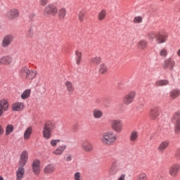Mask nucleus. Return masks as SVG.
Wrapping results in <instances>:
<instances>
[{"label":"nucleus","mask_w":180,"mask_h":180,"mask_svg":"<svg viewBox=\"0 0 180 180\" xmlns=\"http://www.w3.org/2000/svg\"><path fill=\"white\" fill-rule=\"evenodd\" d=\"M136 95L137 94L135 91H130L127 94H125L122 98V103L125 106H129L131 105L133 102H134V99H136Z\"/></svg>","instance_id":"7ed1b4c3"},{"label":"nucleus","mask_w":180,"mask_h":180,"mask_svg":"<svg viewBox=\"0 0 180 180\" xmlns=\"http://www.w3.org/2000/svg\"><path fill=\"white\" fill-rule=\"evenodd\" d=\"M37 75V71L36 70H30L27 79H33Z\"/></svg>","instance_id":"c9c22d12"},{"label":"nucleus","mask_w":180,"mask_h":180,"mask_svg":"<svg viewBox=\"0 0 180 180\" xmlns=\"http://www.w3.org/2000/svg\"><path fill=\"white\" fill-rule=\"evenodd\" d=\"M65 15H67V10H65V8H62L58 11V16L60 19H64Z\"/></svg>","instance_id":"72a5a7b5"},{"label":"nucleus","mask_w":180,"mask_h":180,"mask_svg":"<svg viewBox=\"0 0 180 180\" xmlns=\"http://www.w3.org/2000/svg\"><path fill=\"white\" fill-rule=\"evenodd\" d=\"M47 2H49V0H41L40 5L45 6V5H47Z\"/></svg>","instance_id":"8fccbe9b"},{"label":"nucleus","mask_w":180,"mask_h":180,"mask_svg":"<svg viewBox=\"0 0 180 180\" xmlns=\"http://www.w3.org/2000/svg\"><path fill=\"white\" fill-rule=\"evenodd\" d=\"M75 54L77 56V64H80L81 63V60L82 58V53H81L78 51H76Z\"/></svg>","instance_id":"58836bf2"},{"label":"nucleus","mask_w":180,"mask_h":180,"mask_svg":"<svg viewBox=\"0 0 180 180\" xmlns=\"http://www.w3.org/2000/svg\"><path fill=\"white\" fill-rule=\"evenodd\" d=\"M160 56H161V57H167V56H168V51H167V49H161V51H160Z\"/></svg>","instance_id":"37998d69"},{"label":"nucleus","mask_w":180,"mask_h":180,"mask_svg":"<svg viewBox=\"0 0 180 180\" xmlns=\"http://www.w3.org/2000/svg\"><path fill=\"white\" fill-rule=\"evenodd\" d=\"M148 43L146 39H141L138 42V47L140 50H146L147 49Z\"/></svg>","instance_id":"cd10ccee"},{"label":"nucleus","mask_w":180,"mask_h":180,"mask_svg":"<svg viewBox=\"0 0 180 180\" xmlns=\"http://www.w3.org/2000/svg\"><path fill=\"white\" fill-rule=\"evenodd\" d=\"M64 160L65 161H66V162H70L72 161V155L71 154L66 155V156L64 158Z\"/></svg>","instance_id":"c03bdc74"},{"label":"nucleus","mask_w":180,"mask_h":180,"mask_svg":"<svg viewBox=\"0 0 180 180\" xmlns=\"http://www.w3.org/2000/svg\"><path fill=\"white\" fill-rule=\"evenodd\" d=\"M7 16L10 19H16L19 18V10L18 8H12L7 12Z\"/></svg>","instance_id":"2eb2a0df"},{"label":"nucleus","mask_w":180,"mask_h":180,"mask_svg":"<svg viewBox=\"0 0 180 180\" xmlns=\"http://www.w3.org/2000/svg\"><path fill=\"white\" fill-rule=\"evenodd\" d=\"M65 86L69 94H72L75 91V87L74 86L72 82H71L70 81L67 80L65 82Z\"/></svg>","instance_id":"4be33fe9"},{"label":"nucleus","mask_w":180,"mask_h":180,"mask_svg":"<svg viewBox=\"0 0 180 180\" xmlns=\"http://www.w3.org/2000/svg\"><path fill=\"white\" fill-rule=\"evenodd\" d=\"M124 178H125L124 174H122V175L119 177L118 180H124Z\"/></svg>","instance_id":"603ef678"},{"label":"nucleus","mask_w":180,"mask_h":180,"mask_svg":"<svg viewBox=\"0 0 180 180\" xmlns=\"http://www.w3.org/2000/svg\"><path fill=\"white\" fill-rule=\"evenodd\" d=\"M148 116L151 120H157L158 116H160V108L153 106L150 109Z\"/></svg>","instance_id":"0eeeda50"},{"label":"nucleus","mask_w":180,"mask_h":180,"mask_svg":"<svg viewBox=\"0 0 180 180\" xmlns=\"http://www.w3.org/2000/svg\"><path fill=\"white\" fill-rule=\"evenodd\" d=\"M0 180H4V177L0 176Z\"/></svg>","instance_id":"6e6d98bb"},{"label":"nucleus","mask_w":180,"mask_h":180,"mask_svg":"<svg viewBox=\"0 0 180 180\" xmlns=\"http://www.w3.org/2000/svg\"><path fill=\"white\" fill-rule=\"evenodd\" d=\"M141 22H143V18L140 16L134 18V23H141Z\"/></svg>","instance_id":"a18cd8bd"},{"label":"nucleus","mask_w":180,"mask_h":180,"mask_svg":"<svg viewBox=\"0 0 180 180\" xmlns=\"http://www.w3.org/2000/svg\"><path fill=\"white\" fill-rule=\"evenodd\" d=\"M44 172L46 175L54 174V172H56V166L53 164L47 165L44 169Z\"/></svg>","instance_id":"4468645a"},{"label":"nucleus","mask_w":180,"mask_h":180,"mask_svg":"<svg viewBox=\"0 0 180 180\" xmlns=\"http://www.w3.org/2000/svg\"><path fill=\"white\" fill-rule=\"evenodd\" d=\"M33 27H30L27 32V37H28L29 39H32V37H33Z\"/></svg>","instance_id":"a19ab883"},{"label":"nucleus","mask_w":180,"mask_h":180,"mask_svg":"<svg viewBox=\"0 0 180 180\" xmlns=\"http://www.w3.org/2000/svg\"><path fill=\"white\" fill-rule=\"evenodd\" d=\"M75 180H81V173L76 172L74 176Z\"/></svg>","instance_id":"09e8293b"},{"label":"nucleus","mask_w":180,"mask_h":180,"mask_svg":"<svg viewBox=\"0 0 180 180\" xmlns=\"http://www.w3.org/2000/svg\"><path fill=\"white\" fill-rule=\"evenodd\" d=\"M31 91L30 89H26L22 94H21V98L22 99H27L29 96H30Z\"/></svg>","instance_id":"4c0bfd02"},{"label":"nucleus","mask_w":180,"mask_h":180,"mask_svg":"<svg viewBox=\"0 0 180 180\" xmlns=\"http://www.w3.org/2000/svg\"><path fill=\"white\" fill-rule=\"evenodd\" d=\"M35 18H36V14L34 13H32L29 16V18L30 19V20H34Z\"/></svg>","instance_id":"3c124183"},{"label":"nucleus","mask_w":180,"mask_h":180,"mask_svg":"<svg viewBox=\"0 0 180 180\" xmlns=\"http://www.w3.org/2000/svg\"><path fill=\"white\" fill-rule=\"evenodd\" d=\"M82 148L86 153H91V151H94V145L89 142H84L82 144Z\"/></svg>","instance_id":"6ab92c4d"},{"label":"nucleus","mask_w":180,"mask_h":180,"mask_svg":"<svg viewBox=\"0 0 180 180\" xmlns=\"http://www.w3.org/2000/svg\"><path fill=\"white\" fill-rule=\"evenodd\" d=\"M180 165L179 164H174L172 165L169 169V174L173 178H176L178 174H179Z\"/></svg>","instance_id":"1a4fd4ad"},{"label":"nucleus","mask_w":180,"mask_h":180,"mask_svg":"<svg viewBox=\"0 0 180 180\" xmlns=\"http://www.w3.org/2000/svg\"><path fill=\"white\" fill-rule=\"evenodd\" d=\"M58 12V9L57 6L53 4H49L44 10V15L49 18V16H56Z\"/></svg>","instance_id":"20e7f679"},{"label":"nucleus","mask_w":180,"mask_h":180,"mask_svg":"<svg viewBox=\"0 0 180 180\" xmlns=\"http://www.w3.org/2000/svg\"><path fill=\"white\" fill-rule=\"evenodd\" d=\"M30 70H29V68L27 67H24L22 70H21V74L22 75H23L24 77H25L26 79H27V77L29 75V72H30Z\"/></svg>","instance_id":"e433bc0d"},{"label":"nucleus","mask_w":180,"mask_h":180,"mask_svg":"<svg viewBox=\"0 0 180 180\" xmlns=\"http://www.w3.org/2000/svg\"><path fill=\"white\" fill-rule=\"evenodd\" d=\"M13 41V36L12 34H7L4 36L1 45L3 47H9L11 43Z\"/></svg>","instance_id":"9d476101"},{"label":"nucleus","mask_w":180,"mask_h":180,"mask_svg":"<svg viewBox=\"0 0 180 180\" xmlns=\"http://www.w3.org/2000/svg\"><path fill=\"white\" fill-rule=\"evenodd\" d=\"M23 108H25L23 103L17 102L13 104L12 110L13 112H20V110H23Z\"/></svg>","instance_id":"aec40b11"},{"label":"nucleus","mask_w":180,"mask_h":180,"mask_svg":"<svg viewBox=\"0 0 180 180\" xmlns=\"http://www.w3.org/2000/svg\"><path fill=\"white\" fill-rule=\"evenodd\" d=\"M99 72L100 74H106V72H108V67H106V65H105V63H102L100 65Z\"/></svg>","instance_id":"f704fd0d"},{"label":"nucleus","mask_w":180,"mask_h":180,"mask_svg":"<svg viewBox=\"0 0 180 180\" xmlns=\"http://www.w3.org/2000/svg\"><path fill=\"white\" fill-rule=\"evenodd\" d=\"M147 179V174H146L145 173H142L141 174L136 180H146Z\"/></svg>","instance_id":"de8ad7c7"},{"label":"nucleus","mask_w":180,"mask_h":180,"mask_svg":"<svg viewBox=\"0 0 180 180\" xmlns=\"http://www.w3.org/2000/svg\"><path fill=\"white\" fill-rule=\"evenodd\" d=\"M170 97L172 99H176L180 96V90L178 89H174L170 91Z\"/></svg>","instance_id":"bb28decb"},{"label":"nucleus","mask_w":180,"mask_h":180,"mask_svg":"<svg viewBox=\"0 0 180 180\" xmlns=\"http://www.w3.org/2000/svg\"><path fill=\"white\" fill-rule=\"evenodd\" d=\"M4 133V129H2V127L0 126V135Z\"/></svg>","instance_id":"864d4df0"},{"label":"nucleus","mask_w":180,"mask_h":180,"mask_svg":"<svg viewBox=\"0 0 180 180\" xmlns=\"http://www.w3.org/2000/svg\"><path fill=\"white\" fill-rule=\"evenodd\" d=\"M54 127H56L54 123H53V122L51 121H47L45 124H44V129H46L48 130H53Z\"/></svg>","instance_id":"c756f323"},{"label":"nucleus","mask_w":180,"mask_h":180,"mask_svg":"<svg viewBox=\"0 0 180 180\" xmlns=\"http://www.w3.org/2000/svg\"><path fill=\"white\" fill-rule=\"evenodd\" d=\"M93 116L94 119H101L102 116H103V112H102V110L98 108H95L93 110Z\"/></svg>","instance_id":"b1692460"},{"label":"nucleus","mask_w":180,"mask_h":180,"mask_svg":"<svg viewBox=\"0 0 180 180\" xmlns=\"http://www.w3.org/2000/svg\"><path fill=\"white\" fill-rule=\"evenodd\" d=\"M111 129L115 131V133H122L123 130V124L120 120H112L110 122Z\"/></svg>","instance_id":"423d86ee"},{"label":"nucleus","mask_w":180,"mask_h":180,"mask_svg":"<svg viewBox=\"0 0 180 180\" xmlns=\"http://www.w3.org/2000/svg\"><path fill=\"white\" fill-rule=\"evenodd\" d=\"M139 138V132L136 131H133L129 136L130 139V141H132L133 143H134V141H137V139Z\"/></svg>","instance_id":"7c9ffc66"},{"label":"nucleus","mask_w":180,"mask_h":180,"mask_svg":"<svg viewBox=\"0 0 180 180\" xmlns=\"http://www.w3.org/2000/svg\"><path fill=\"white\" fill-rule=\"evenodd\" d=\"M8 108L9 104L8 103V101L5 99H2L0 101V117L4 115V111L6 112Z\"/></svg>","instance_id":"ddd939ff"},{"label":"nucleus","mask_w":180,"mask_h":180,"mask_svg":"<svg viewBox=\"0 0 180 180\" xmlns=\"http://www.w3.org/2000/svg\"><path fill=\"white\" fill-rule=\"evenodd\" d=\"M85 15H86V11H85V10H81L79 12L78 19L79 22H84V20L85 19Z\"/></svg>","instance_id":"2f4dec72"},{"label":"nucleus","mask_w":180,"mask_h":180,"mask_svg":"<svg viewBox=\"0 0 180 180\" xmlns=\"http://www.w3.org/2000/svg\"><path fill=\"white\" fill-rule=\"evenodd\" d=\"M42 134H43L44 139H46V140H49V139H50V137H51V130H50V129L44 128Z\"/></svg>","instance_id":"c85d7f7f"},{"label":"nucleus","mask_w":180,"mask_h":180,"mask_svg":"<svg viewBox=\"0 0 180 180\" xmlns=\"http://www.w3.org/2000/svg\"><path fill=\"white\" fill-rule=\"evenodd\" d=\"M12 64V58L11 56H2L0 58V65H11Z\"/></svg>","instance_id":"dca6fc26"},{"label":"nucleus","mask_w":180,"mask_h":180,"mask_svg":"<svg viewBox=\"0 0 180 180\" xmlns=\"http://www.w3.org/2000/svg\"><path fill=\"white\" fill-rule=\"evenodd\" d=\"M155 86H167L169 85V81L167 79L157 80L155 83Z\"/></svg>","instance_id":"5701e85b"},{"label":"nucleus","mask_w":180,"mask_h":180,"mask_svg":"<svg viewBox=\"0 0 180 180\" xmlns=\"http://www.w3.org/2000/svg\"><path fill=\"white\" fill-rule=\"evenodd\" d=\"M168 36L164 34L158 33L156 35V41L158 44H162V43H165L167 41V38Z\"/></svg>","instance_id":"a211bd4d"},{"label":"nucleus","mask_w":180,"mask_h":180,"mask_svg":"<svg viewBox=\"0 0 180 180\" xmlns=\"http://www.w3.org/2000/svg\"><path fill=\"white\" fill-rule=\"evenodd\" d=\"M172 122H175L174 133L179 134L180 133V110L176 111L172 117Z\"/></svg>","instance_id":"39448f33"},{"label":"nucleus","mask_w":180,"mask_h":180,"mask_svg":"<svg viewBox=\"0 0 180 180\" xmlns=\"http://www.w3.org/2000/svg\"><path fill=\"white\" fill-rule=\"evenodd\" d=\"M148 37L149 39H155L157 37V34H155L154 32H150L148 33Z\"/></svg>","instance_id":"49530a36"},{"label":"nucleus","mask_w":180,"mask_h":180,"mask_svg":"<svg viewBox=\"0 0 180 180\" xmlns=\"http://www.w3.org/2000/svg\"><path fill=\"white\" fill-rule=\"evenodd\" d=\"M177 56H178L179 57H180V49H179V50L177 51Z\"/></svg>","instance_id":"5fc2aeb1"},{"label":"nucleus","mask_w":180,"mask_h":180,"mask_svg":"<svg viewBox=\"0 0 180 180\" xmlns=\"http://www.w3.org/2000/svg\"><path fill=\"white\" fill-rule=\"evenodd\" d=\"M12 131H13V127L12 125H8L6 128V136H9Z\"/></svg>","instance_id":"ea45409f"},{"label":"nucleus","mask_w":180,"mask_h":180,"mask_svg":"<svg viewBox=\"0 0 180 180\" xmlns=\"http://www.w3.org/2000/svg\"><path fill=\"white\" fill-rule=\"evenodd\" d=\"M40 160H34L32 165V172L34 175H39L40 174Z\"/></svg>","instance_id":"f8f14e48"},{"label":"nucleus","mask_w":180,"mask_h":180,"mask_svg":"<svg viewBox=\"0 0 180 180\" xmlns=\"http://www.w3.org/2000/svg\"><path fill=\"white\" fill-rule=\"evenodd\" d=\"M119 167H120V162L119 160H114L108 170L109 175H116L117 171H119Z\"/></svg>","instance_id":"6e6552de"},{"label":"nucleus","mask_w":180,"mask_h":180,"mask_svg":"<svg viewBox=\"0 0 180 180\" xmlns=\"http://www.w3.org/2000/svg\"><path fill=\"white\" fill-rule=\"evenodd\" d=\"M117 136L113 131H105L102 134L101 141L104 146H113L116 143Z\"/></svg>","instance_id":"f03ea898"},{"label":"nucleus","mask_w":180,"mask_h":180,"mask_svg":"<svg viewBox=\"0 0 180 180\" xmlns=\"http://www.w3.org/2000/svg\"><path fill=\"white\" fill-rule=\"evenodd\" d=\"M60 141H61V140H60V139H52L50 141V144H51V147H56V146H57V144H58V143H60Z\"/></svg>","instance_id":"79ce46f5"},{"label":"nucleus","mask_w":180,"mask_h":180,"mask_svg":"<svg viewBox=\"0 0 180 180\" xmlns=\"http://www.w3.org/2000/svg\"><path fill=\"white\" fill-rule=\"evenodd\" d=\"M174 67H175V60L172 58H169L165 60L163 63V68L167 70V68H169V70H174Z\"/></svg>","instance_id":"9b49d317"},{"label":"nucleus","mask_w":180,"mask_h":180,"mask_svg":"<svg viewBox=\"0 0 180 180\" xmlns=\"http://www.w3.org/2000/svg\"><path fill=\"white\" fill-rule=\"evenodd\" d=\"M32 133H33V129L32 127H29L24 132V140H29Z\"/></svg>","instance_id":"393cba45"},{"label":"nucleus","mask_w":180,"mask_h":180,"mask_svg":"<svg viewBox=\"0 0 180 180\" xmlns=\"http://www.w3.org/2000/svg\"><path fill=\"white\" fill-rule=\"evenodd\" d=\"M27 151L24 150L20 158V160L18 162V169L16 171V179L17 180H22L23 176L25 175V165L27 162L28 156H27Z\"/></svg>","instance_id":"f257e3e1"},{"label":"nucleus","mask_w":180,"mask_h":180,"mask_svg":"<svg viewBox=\"0 0 180 180\" xmlns=\"http://www.w3.org/2000/svg\"><path fill=\"white\" fill-rule=\"evenodd\" d=\"M105 18H106V10L103 9L101 10L98 15V20H105Z\"/></svg>","instance_id":"473e14b6"},{"label":"nucleus","mask_w":180,"mask_h":180,"mask_svg":"<svg viewBox=\"0 0 180 180\" xmlns=\"http://www.w3.org/2000/svg\"><path fill=\"white\" fill-rule=\"evenodd\" d=\"M169 146V141H164L161 142L158 147V150L160 153H164L167 148H168V146Z\"/></svg>","instance_id":"412c9836"},{"label":"nucleus","mask_w":180,"mask_h":180,"mask_svg":"<svg viewBox=\"0 0 180 180\" xmlns=\"http://www.w3.org/2000/svg\"><path fill=\"white\" fill-rule=\"evenodd\" d=\"M67 150V146L66 145H62L59 146L56 150H54L52 153L54 154V155H63L64 151Z\"/></svg>","instance_id":"f3484780"},{"label":"nucleus","mask_w":180,"mask_h":180,"mask_svg":"<svg viewBox=\"0 0 180 180\" xmlns=\"http://www.w3.org/2000/svg\"><path fill=\"white\" fill-rule=\"evenodd\" d=\"M91 64H94V65H99L101 63H102V58L99 56H96L91 59Z\"/></svg>","instance_id":"a878e982"}]
</instances>
